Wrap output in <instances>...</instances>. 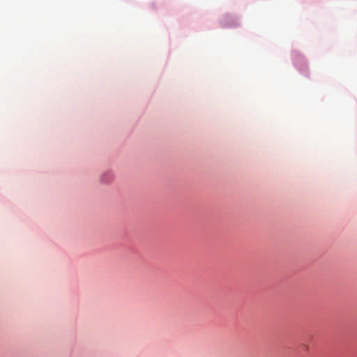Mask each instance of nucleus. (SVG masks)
<instances>
[{
  "mask_svg": "<svg viewBox=\"0 0 357 357\" xmlns=\"http://www.w3.org/2000/svg\"><path fill=\"white\" fill-rule=\"evenodd\" d=\"M113 178L112 175L110 173H105L102 175L101 179L104 183H109Z\"/></svg>",
  "mask_w": 357,
  "mask_h": 357,
  "instance_id": "nucleus-1",
  "label": "nucleus"
}]
</instances>
